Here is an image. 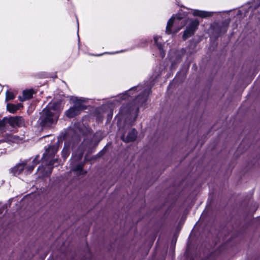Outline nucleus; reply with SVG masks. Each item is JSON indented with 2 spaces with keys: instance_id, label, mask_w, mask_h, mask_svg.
Wrapping results in <instances>:
<instances>
[{
  "instance_id": "nucleus-1",
  "label": "nucleus",
  "mask_w": 260,
  "mask_h": 260,
  "mask_svg": "<svg viewBox=\"0 0 260 260\" xmlns=\"http://www.w3.org/2000/svg\"><path fill=\"white\" fill-rule=\"evenodd\" d=\"M55 107L54 104H50L40 113L39 122L42 127H51L57 122L59 114Z\"/></svg>"
},
{
  "instance_id": "nucleus-2",
  "label": "nucleus",
  "mask_w": 260,
  "mask_h": 260,
  "mask_svg": "<svg viewBox=\"0 0 260 260\" xmlns=\"http://www.w3.org/2000/svg\"><path fill=\"white\" fill-rule=\"evenodd\" d=\"M57 151V147L55 145H53L49 147L43 154L42 157L43 163L46 166L47 170L45 171L43 166L40 167L38 169V171L42 174L43 176H48L51 173L52 169L51 166L58 161L57 158H53Z\"/></svg>"
},
{
  "instance_id": "nucleus-3",
  "label": "nucleus",
  "mask_w": 260,
  "mask_h": 260,
  "mask_svg": "<svg viewBox=\"0 0 260 260\" xmlns=\"http://www.w3.org/2000/svg\"><path fill=\"white\" fill-rule=\"evenodd\" d=\"M181 18L179 17H172L168 22L167 26H166V32L167 34H171L173 32L172 30V28L174 27V32H177L181 28H182L184 23L181 22L180 23V25L178 27H175V25L180 23V21L181 20Z\"/></svg>"
},
{
  "instance_id": "nucleus-4",
  "label": "nucleus",
  "mask_w": 260,
  "mask_h": 260,
  "mask_svg": "<svg viewBox=\"0 0 260 260\" xmlns=\"http://www.w3.org/2000/svg\"><path fill=\"white\" fill-rule=\"evenodd\" d=\"M80 101L77 100L75 105L66 111V114L67 117L72 118L80 114L83 110L85 109V107L82 104Z\"/></svg>"
},
{
  "instance_id": "nucleus-5",
  "label": "nucleus",
  "mask_w": 260,
  "mask_h": 260,
  "mask_svg": "<svg viewBox=\"0 0 260 260\" xmlns=\"http://www.w3.org/2000/svg\"><path fill=\"white\" fill-rule=\"evenodd\" d=\"M8 122L12 127H21L25 125L24 119L21 116L11 117L8 118Z\"/></svg>"
},
{
  "instance_id": "nucleus-6",
  "label": "nucleus",
  "mask_w": 260,
  "mask_h": 260,
  "mask_svg": "<svg viewBox=\"0 0 260 260\" xmlns=\"http://www.w3.org/2000/svg\"><path fill=\"white\" fill-rule=\"evenodd\" d=\"M26 165V161L18 164L12 169L11 172L15 176L19 175L24 170V167Z\"/></svg>"
},
{
  "instance_id": "nucleus-7",
  "label": "nucleus",
  "mask_w": 260,
  "mask_h": 260,
  "mask_svg": "<svg viewBox=\"0 0 260 260\" xmlns=\"http://www.w3.org/2000/svg\"><path fill=\"white\" fill-rule=\"evenodd\" d=\"M137 136V132L135 129H133L128 133L125 138H124V136H123L121 137V139L126 143L133 142L136 140Z\"/></svg>"
},
{
  "instance_id": "nucleus-8",
  "label": "nucleus",
  "mask_w": 260,
  "mask_h": 260,
  "mask_svg": "<svg viewBox=\"0 0 260 260\" xmlns=\"http://www.w3.org/2000/svg\"><path fill=\"white\" fill-rule=\"evenodd\" d=\"M38 159L39 156L37 155L32 160V165H28V164H27V165L24 167L25 173L27 174L33 171L35 166L38 163ZM26 161L27 162V161Z\"/></svg>"
},
{
  "instance_id": "nucleus-9",
  "label": "nucleus",
  "mask_w": 260,
  "mask_h": 260,
  "mask_svg": "<svg viewBox=\"0 0 260 260\" xmlns=\"http://www.w3.org/2000/svg\"><path fill=\"white\" fill-rule=\"evenodd\" d=\"M213 12L203 11L200 10H194L193 12V15L195 16H199L202 18H206L210 17L212 15Z\"/></svg>"
},
{
  "instance_id": "nucleus-10",
  "label": "nucleus",
  "mask_w": 260,
  "mask_h": 260,
  "mask_svg": "<svg viewBox=\"0 0 260 260\" xmlns=\"http://www.w3.org/2000/svg\"><path fill=\"white\" fill-rule=\"evenodd\" d=\"M34 91L32 89L24 90L23 91L22 96H19L21 101H24L28 100L32 97Z\"/></svg>"
},
{
  "instance_id": "nucleus-11",
  "label": "nucleus",
  "mask_w": 260,
  "mask_h": 260,
  "mask_svg": "<svg viewBox=\"0 0 260 260\" xmlns=\"http://www.w3.org/2000/svg\"><path fill=\"white\" fill-rule=\"evenodd\" d=\"M194 31L188 26L186 29L184 31V34L183 35V38L184 40H186L189 37H190L194 33Z\"/></svg>"
},
{
  "instance_id": "nucleus-12",
  "label": "nucleus",
  "mask_w": 260,
  "mask_h": 260,
  "mask_svg": "<svg viewBox=\"0 0 260 260\" xmlns=\"http://www.w3.org/2000/svg\"><path fill=\"white\" fill-rule=\"evenodd\" d=\"M19 105H15L12 104H8L7 105V110L11 113H14L19 108Z\"/></svg>"
},
{
  "instance_id": "nucleus-13",
  "label": "nucleus",
  "mask_w": 260,
  "mask_h": 260,
  "mask_svg": "<svg viewBox=\"0 0 260 260\" xmlns=\"http://www.w3.org/2000/svg\"><path fill=\"white\" fill-rule=\"evenodd\" d=\"M83 165L79 164L77 165L74 169H73V171L75 172H77V175H84L86 174V172L84 171L82 169Z\"/></svg>"
},
{
  "instance_id": "nucleus-14",
  "label": "nucleus",
  "mask_w": 260,
  "mask_h": 260,
  "mask_svg": "<svg viewBox=\"0 0 260 260\" xmlns=\"http://www.w3.org/2000/svg\"><path fill=\"white\" fill-rule=\"evenodd\" d=\"M158 39H159V37L158 36H155L154 37V40L155 43L156 44V45L158 47L159 50H160L161 56L162 57H164L165 56V52L163 50L162 44H159L157 42V41H158Z\"/></svg>"
},
{
  "instance_id": "nucleus-15",
  "label": "nucleus",
  "mask_w": 260,
  "mask_h": 260,
  "mask_svg": "<svg viewBox=\"0 0 260 260\" xmlns=\"http://www.w3.org/2000/svg\"><path fill=\"white\" fill-rule=\"evenodd\" d=\"M199 24V21L196 19L192 21H191L188 26L190 28H191L193 31H195L196 29L198 28V26Z\"/></svg>"
},
{
  "instance_id": "nucleus-16",
  "label": "nucleus",
  "mask_w": 260,
  "mask_h": 260,
  "mask_svg": "<svg viewBox=\"0 0 260 260\" xmlns=\"http://www.w3.org/2000/svg\"><path fill=\"white\" fill-rule=\"evenodd\" d=\"M15 96V95L14 94L13 92L11 91H7L6 92V101H9L13 100Z\"/></svg>"
},
{
  "instance_id": "nucleus-17",
  "label": "nucleus",
  "mask_w": 260,
  "mask_h": 260,
  "mask_svg": "<svg viewBox=\"0 0 260 260\" xmlns=\"http://www.w3.org/2000/svg\"><path fill=\"white\" fill-rule=\"evenodd\" d=\"M7 121L8 122V118H6V117H5L3 119V120H1L0 121V127H4Z\"/></svg>"
},
{
  "instance_id": "nucleus-18",
  "label": "nucleus",
  "mask_w": 260,
  "mask_h": 260,
  "mask_svg": "<svg viewBox=\"0 0 260 260\" xmlns=\"http://www.w3.org/2000/svg\"><path fill=\"white\" fill-rule=\"evenodd\" d=\"M141 98V102L143 103L146 102L147 100V96L145 94H143L142 95H140L138 98V99Z\"/></svg>"
},
{
  "instance_id": "nucleus-19",
  "label": "nucleus",
  "mask_w": 260,
  "mask_h": 260,
  "mask_svg": "<svg viewBox=\"0 0 260 260\" xmlns=\"http://www.w3.org/2000/svg\"><path fill=\"white\" fill-rule=\"evenodd\" d=\"M82 154H80V155H79L77 157H74L73 158V159L75 160H78L79 159H81V158L82 157Z\"/></svg>"
},
{
  "instance_id": "nucleus-20",
  "label": "nucleus",
  "mask_w": 260,
  "mask_h": 260,
  "mask_svg": "<svg viewBox=\"0 0 260 260\" xmlns=\"http://www.w3.org/2000/svg\"><path fill=\"white\" fill-rule=\"evenodd\" d=\"M0 213H2V211H1V209H0Z\"/></svg>"
}]
</instances>
